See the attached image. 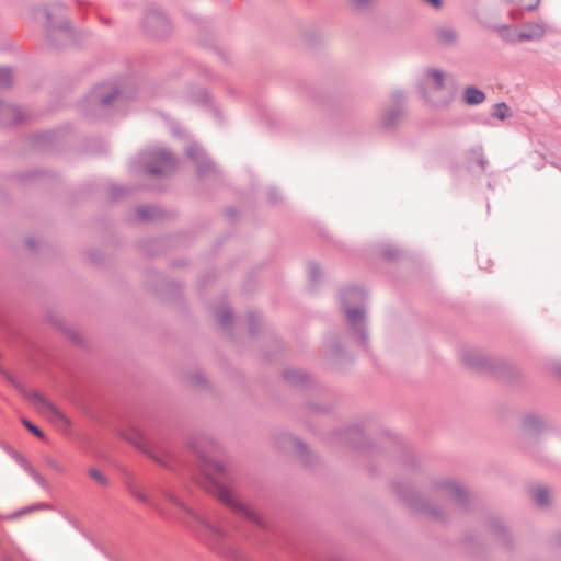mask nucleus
Instances as JSON below:
<instances>
[{
	"instance_id": "1",
	"label": "nucleus",
	"mask_w": 561,
	"mask_h": 561,
	"mask_svg": "<svg viewBox=\"0 0 561 561\" xmlns=\"http://www.w3.org/2000/svg\"><path fill=\"white\" fill-rule=\"evenodd\" d=\"M30 399L34 409L49 421L66 426L70 425L69 419L54 407L44 396L34 393Z\"/></svg>"
},
{
	"instance_id": "2",
	"label": "nucleus",
	"mask_w": 561,
	"mask_h": 561,
	"mask_svg": "<svg viewBox=\"0 0 561 561\" xmlns=\"http://www.w3.org/2000/svg\"><path fill=\"white\" fill-rule=\"evenodd\" d=\"M543 27L539 24L527 25L524 31L502 34L507 41L520 42V41H533L543 35Z\"/></svg>"
},
{
	"instance_id": "3",
	"label": "nucleus",
	"mask_w": 561,
	"mask_h": 561,
	"mask_svg": "<svg viewBox=\"0 0 561 561\" xmlns=\"http://www.w3.org/2000/svg\"><path fill=\"white\" fill-rule=\"evenodd\" d=\"M465 100L468 104H479L483 102L484 94L474 88H468L465 92Z\"/></svg>"
},
{
	"instance_id": "4",
	"label": "nucleus",
	"mask_w": 561,
	"mask_h": 561,
	"mask_svg": "<svg viewBox=\"0 0 561 561\" xmlns=\"http://www.w3.org/2000/svg\"><path fill=\"white\" fill-rule=\"evenodd\" d=\"M493 115L503 121L511 115L510 108L504 103L496 104L493 110Z\"/></svg>"
},
{
	"instance_id": "5",
	"label": "nucleus",
	"mask_w": 561,
	"mask_h": 561,
	"mask_svg": "<svg viewBox=\"0 0 561 561\" xmlns=\"http://www.w3.org/2000/svg\"><path fill=\"white\" fill-rule=\"evenodd\" d=\"M511 2L518 4L523 10H533L539 4L540 0H511Z\"/></svg>"
},
{
	"instance_id": "6",
	"label": "nucleus",
	"mask_w": 561,
	"mask_h": 561,
	"mask_svg": "<svg viewBox=\"0 0 561 561\" xmlns=\"http://www.w3.org/2000/svg\"><path fill=\"white\" fill-rule=\"evenodd\" d=\"M89 476L95 480L98 483L105 485L106 484V478L103 476V473L98 469H90Z\"/></svg>"
},
{
	"instance_id": "7",
	"label": "nucleus",
	"mask_w": 561,
	"mask_h": 561,
	"mask_svg": "<svg viewBox=\"0 0 561 561\" xmlns=\"http://www.w3.org/2000/svg\"><path fill=\"white\" fill-rule=\"evenodd\" d=\"M23 424H24V426L27 430H30L38 438H43L44 437V434L35 425H33L31 422H28L27 420H23Z\"/></svg>"
},
{
	"instance_id": "8",
	"label": "nucleus",
	"mask_w": 561,
	"mask_h": 561,
	"mask_svg": "<svg viewBox=\"0 0 561 561\" xmlns=\"http://www.w3.org/2000/svg\"><path fill=\"white\" fill-rule=\"evenodd\" d=\"M536 501L539 503V504H545L548 500V493L547 491L545 490H539L536 495Z\"/></svg>"
},
{
	"instance_id": "9",
	"label": "nucleus",
	"mask_w": 561,
	"mask_h": 561,
	"mask_svg": "<svg viewBox=\"0 0 561 561\" xmlns=\"http://www.w3.org/2000/svg\"><path fill=\"white\" fill-rule=\"evenodd\" d=\"M48 465H49V467H50L53 470H55V471H57V472H60V471H61V468L59 467V465H58L57 462H55V461H49V462H48Z\"/></svg>"
},
{
	"instance_id": "10",
	"label": "nucleus",
	"mask_w": 561,
	"mask_h": 561,
	"mask_svg": "<svg viewBox=\"0 0 561 561\" xmlns=\"http://www.w3.org/2000/svg\"><path fill=\"white\" fill-rule=\"evenodd\" d=\"M430 2L433 7L438 8L440 5V0H426Z\"/></svg>"
},
{
	"instance_id": "11",
	"label": "nucleus",
	"mask_w": 561,
	"mask_h": 561,
	"mask_svg": "<svg viewBox=\"0 0 561 561\" xmlns=\"http://www.w3.org/2000/svg\"><path fill=\"white\" fill-rule=\"evenodd\" d=\"M432 76H433V77H434L438 82H440V80H442V75H440V73H438L437 71H433V72H432Z\"/></svg>"
},
{
	"instance_id": "12",
	"label": "nucleus",
	"mask_w": 561,
	"mask_h": 561,
	"mask_svg": "<svg viewBox=\"0 0 561 561\" xmlns=\"http://www.w3.org/2000/svg\"><path fill=\"white\" fill-rule=\"evenodd\" d=\"M3 76L4 78H7L9 76V72L8 70L5 69H0V77Z\"/></svg>"
}]
</instances>
